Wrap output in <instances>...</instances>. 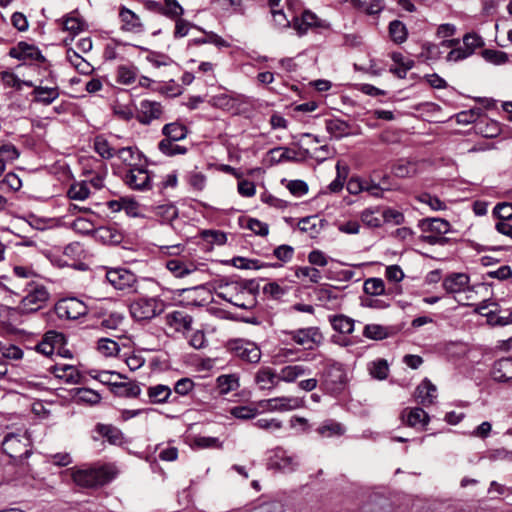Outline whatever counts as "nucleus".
I'll list each match as a JSON object with an SVG mask.
<instances>
[{
	"mask_svg": "<svg viewBox=\"0 0 512 512\" xmlns=\"http://www.w3.org/2000/svg\"><path fill=\"white\" fill-rule=\"evenodd\" d=\"M273 22L277 28L292 27L299 36L305 35L309 30L329 29L327 21L320 19L310 10H305L300 17L290 21L282 9L271 8Z\"/></svg>",
	"mask_w": 512,
	"mask_h": 512,
	"instance_id": "1",
	"label": "nucleus"
},
{
	"mask_svg": "<svg viewBox=\"0 0 512 512\" xmlns=\"http://www.w3.org/2000/svg\"><path fill=\"white\" fill-rule=\"evenodd\" d=\"M115 475V468L107 464L77 469L71 473L74 483L84 488L103 486L113 480Z\"/></svg>",
	"mask_w": 512,
	"mask_h": 512,
	"instance_id": "2",
	"label": "nucleus"
},
{
	"mask_svg": "<svg viewBox=\"0 0 512 512\" xmlns=\"http://www.w3.org/2000/svg\"><path fill=\"white\" fill-rule=\"evenodd\" d=\"M219 289L221 291L217 295L238 308L248 310L255 305L254 297L247 291L246 285L242 283H221Z\"/></svg>",
	"mask_w": 512,
	"mask_h": 512,
	"instance_id": "3",
	"label": "nucleus"
},
{
	"mask_svg": "<svg viewBox=\"0 0 512 512\" xmlns=\"http://www.w3.org/2000/svg\"><path fill=\"white\" fill-rule=\"evenodd\" d=\"M422 231L421 241L429 245H444L447 238L444 237L450 231L451 225L441 218H426L419 222Z\"/></svg>",
	"mask_w": 512,
	"mask_h": 512,
	"instance_id": "4",
	"label": "nucleus"
},
{
	"mask_svg": "<svg viewBox=\"0 0 512 512\" xmlns=\"http://www.w3.org/2000/svg\"><path fill=\"white\" fill-rule=\"evenodd\" d=\"M3 452L15 461H21L30 456L31 443L26 433H8L2 441Z\"/></svg>",
	"mask_w": 512,
	"mask_h": 512,
	"instance_id": "5",
	"label": "nucleus"
},
{
	"mask_svg": "<svg viewBox=\"0 0 512 512\" xmlns=\"http://www.w3.org/2000/svg\"><path fill=\"white\" fill-rule=\"evenodd\" d=\"M267 468L283 473L293 472L299 465L296 456L289 454L282 447H276L268 452Z\"/></svg>",
	"mask_w": 512,
	"mask_h": 512,
	"instance_id": "6",
	"label": "nucleus"
},
{
	"mask_svg": "<svg viewBox=\"0 0 512 512\" xmlns=\"http://www.w3.org/2000/svg\"><path fill=\"white\" fill-rule=\"evenodd\" d=\"M163 310V304L155 298H140L130 305L131 316L137 320H150Z\"/></svg>",
	"mask_w": 512,
	"mask_h": 512,
	"instance_id": "7",
	"label": "nucleus"
},
{
	"mask_svg": "<svg viewBox=\"0 0 512 512\" xmlns=\"http://www.w3.org/2000/svg\"><path fill=\"white\" fill-rule=\"evenodd\" d=\"M232 354L248 363L256 364L261 359V350L256 343L245 339H235L229 342Z\"/></svg>",
	"mask_w": 512,
	"mask_h": 512,
	"instance_id": "8",
	"label": "nucleus"
},
{
	"mask_svg": "<svg viewBox=\"0 0 512 512\" xmlns=\"http://www.w3.org/2000/svg\"><path fill=\"white\" fill-rule=\"evenodd\" d=\"M124 183L132 190L147 191L152 188V175L143 166L129 168L122 177Z\"/></svg>",
	"mask_w": 512,
	"mask_h": 512,
	"instance_id": "9",
	"label": "nucleus"
},
{
	"mask_svg": "<svg viewBox=\"0 0 512 512\" xmlns=\"http://www.w3.org/2000/svg\"><path fill=\"white\" fill-rule=\"evenodd\" d=\"M346 375L341 364L327 362L322 372V385L329 392H338L343 388Z\"/></svg>",
	"mask_w": 512,
	"mask_h": 512,
	"instance_id": "10",
	"label": "nucleus"
},
{
	"mask_svg": "<svg viewBox=\"0 0 512 512\" xmlns=\"http://www.w3.org/2000/svg\"><path fill=\"white\" fill-rule=\"evenodd\" d=\"M29 286L31 289L28 291L27 295H25L19 306L18 309L22 313H33L38 311L42 308L44 303L48 299V292L44 288V286H31V283H29Z\"/></svg>",
	"mask_w": 512,
	"mask_h": 512,
	"instance_id": "11",
	"label": "nucleus"
},
{
	"mask_svg": "<svg viewBox=\"0 0 512 512\" xmlns=\"http://www.w3.org/2000/svg\"><path fill=\"white\" fill-rule=\"evenodd\" d=\"M36 350L45 356L51 357L54 354L64 356V334L56 331H48L43 340L36 346Z\"/></svg>",
	"mask_w": 512,
	"mask_h": 512,
	"instance_id": "12",
	"label": "nucleus"
},
{
	"mask_svg": "<svg viewBox=\"0 0 512 512\" xmlns=\"http://www.w3.org/2000/svg\"><path fill=\"white\" fill-rule=\"evenodd\" d=\"M304 401L298 397L282 396L265 399L258 402L257 406L270 412H285L303 407Z\"/></svg>",
	"mask_w": 512,
	"mask_h": 512,
	"instance_id": "13",
	"label": "nucleus"
},
{
	"mask_svg": "<svg viewBox=\"0 0 512 512\" xmlns=\"http://www.w3.org/2000/svg\"><path fill=\"white\" fill-rule=\"evenodd\" d=\"M107 281L117 290L133 291L137 278L134 273L124 268L110 269L106 273Z\"/></svg>",
	"mask_w": 512,
	"mask_h": 512,
	"instance_id": "14",
	"label": "nucleus"
},
{
	"mask_svg": "<svg viewBox=\"0 0 512 512\" xmlns=\"http://www.w3.org/2000/svg\"><path fill=\"white\" fill-rule=\"evenodd\" d=\"M482 38L476 34H466L463 37V47L452 49L448 55V61H461L471 56L475 49L482 46Z\"/></svg>",
	"mask_w": 512,
	"mask_h": 512,
	"instance_id": "15",
	"label": "nucleus"
},
{
	"mask_svg": "<svg viewBox=\"0 0 512 512\" xmlns=\"http://www.w3.org/2000/svg\"><path fill=\"white\" fill-rule=\"evenodd\" d=\"M283 334L300 346L312 348L314 344H318L322 340V335L317 327L301 328L290 331H283Z\"/></svg>",
	"mask_w": 512,
	"mask_h": 512,
	"instance_id": "16",
	"label": "nucleus"
},
{
	"mask_svg": "<svg viewBox=\"0 0 512 512\" xmlns=\"http://www.w3.org/2000/svg\"><path fill=\"white\" fill-rule=\"evenodd\" d=\"M163 115L161 103L151 100H142L139 104L137 120L143 125H149Z\"/></svg>",
	"mask_w": 512,
	"mask_h": 512,
	"instance_id": "17",
	"label": "nucleus"
},
{
	"mask_svg": "<svg viewBox=\"0 0 512 512\" xmlns=\"http://www.w3.org/2000/svg\"><path fill=\"white\" fill-rule=\"evenodd\" d=\"M402 422L419 431L424 430L429 423V415L419 407L405 408L401 413Z\"/></svg>",
	"mask_w": 512,
	"mask_h": 512,
	"instance_id": "18",
	"label": "nucleus"
},
{
	"mask_svg": "<svg viewBox=\"0 0 512 512\" xmlns=\"http://www.w3.org/2000/svg\"><path fill=\"white\" fill-rule=\"evenodd\" d=\"M9 55L18 60H31L37 62H44L45 57L41 51L33 44L21 41L16 46L12 47Z\"/></svg>",
	"mask_w": 512,
	"mask_h": 512,
	"instance_id": "19",
	"label": "nucleus"
},
{
	"mask_svg": "<svg viewBox=\"0 0 512 512\" xmlns=\"http://www.w3.org/2000/svg\"><path fill=\"white\" fill-rule=\"evenodd\" d=\"M165 321L174 332L185 333L191 330L193 318L185 311L175 310L166 314Z\"/></svg>",
	"mask_w": 512,
	"mask_h": 512,
	"instance_id": "20",
	"label": "nucleus"
},
{
	"mask_svg": "<svg viewBox=\"0 0 512 512\" xmlns=\"http://www.w3.org/2000/svg\"><path fill=\"white\" fill-rule=\"evenodd\" d=\"M493 380L512 385V357H504L494 362L491 369Z\"/></svg>",
	"mask_w": 512,
	"mask_h": 512,
	"instance_id": "21",
	"label": "nucleus"
},
{
	"mask_svg": "<svg viewBox=\"0 0 512 512\" xmlns=\"http://www.w3.org/2000/svg\"><path fill=\"white\" fill-rule=\"evenodd\" d=\"M255 382L261 390H273L280 383L279 374L271 367H261L255 374Z\"/></svg>",
	"mask_w": 512,
	"mask_h": 512,
	"instance_id": "22",
	"label": "nucleus"
},
{
	"mask_svg": "<svg viewBox=\"0 0 512 512\" xmlns=\"http://www.w3.org/2000/svg\"><path fill=\"white\" fill-rule=\"evenodd\" d=\"M415 397L423 406H430L437 398V388L428 379H424L416 388Z\"/></svg>",
	"mask_w": 512,
	"mask_h": 512,
	"instance_id": "23",
	"label": "nucleus"
},
{
	"mask_svg": "<svg viewBox=\"0 0 512 512\" xmlns=\"http://www.w3.org/2000/svg\"><path fill=\"white\" fill-rule=\"evenodd\" d=\"M147 395L151 403L161 404L166 402H177L178 396H172V390L169 386L157 384L150 386Z\"/></svg>",
	"mask_w": 512,
	"mask_h": 512,
	"instance_id": "24",
	"label": "nucleus"
},
{
	"mask_svg": "<svg viewBox=\"0 0 512 512\" xmlns=\"http://www.w3.org/2000/svg\"><path fill=\"white\" fill-rule=\"evenodd\" d=\"M469 276L465 273H452L445 277L442 286L447 293H460L466 290Z\"/></svg>",
	"mask_w": 512,
	"mask_h": 512,
	"instance_id": "25",
	"label": "nucleus"
},
{
	"mask_svg": "<svg viewBox=\"0 0 512 512\" xmlns=\"http://www.w3.org/2000/svg\"><path fill=\"white\" fill-rule=\"evenodd\" d=\"M119 17L122 22V29L128 32L139 33L142 32L144 26L140 20V17L135 14L132 10L121 7L119 11Z\"/></svg>",
	"mask_w": 512,
	"mask_h": 512,
	"instance_id": "26",
	"label": "nucleus"
},
{
	"mask_svg": "<svg viewBox=\"0 0 512 512\" xmlns=\"http://www.w3.org/2000/svg\"><path fill=\"white\" fill-rule=\"evenodd\" d=\"M391 59L396 66L390 67L389 71L400 79L405 78L407 72L414 67V61L412 59L406 58L400 52H393L391 54Z\"/></svg>",
	"mask_w": 512,
	"mask_h": 512,
	"instance_id": "27",
	"label": "nucleus"
},
{
	"mask_svg": "<svg viewBox=\"0 0 512 512\" xmlns=\"http://www.w3.org/2000/svg\"><path fill=\"white\" fill-rule=\"evenodd\" d=\"M93 149L101 157V160L112 159L117 151V148L104 135H97L93 139Z\"/></svg>",
	"mask_w": 512,
	"mask_h": 512,
	"instance_id": "28",
	"label": "nucleus"
},
{
	"mask_svg": "<svg viewBox=\"0 0 512 512\" xmlns=\"http://www.w3.org/2000/svg\"><path fill=\"white\" fill-rule=\"evenodd\" d=\"M69 396L77 403L89 405L97 404L101 400L100 394L89 388H73L69 390Z\"/></svg>",
	"mask_w": 512,
	"mask_h": 512,
	"instance_id": "29",
	"label": "nucleus"
},
{
	"mask_svg": "<svg viewBox=\"0 0 512 512\" xmlns=\"http://www.w3.org/2000/svg\"><path fill=\"white\" fill-rule=\"evenodd\" d=\"M118 159L129 168L138 165L141 159V152L135 146L117 148L116 155Z\"/></svg>",
	"mask_w": 512,
	"mask_h": 512,
	"instance_id": "30",
	"label": "nucleus"
},
{
	"mask_svg": "<svg viewBox=\"0 0 512 512\" xmlns=\"http://www.w3.org/2000/svg\"><path fill=\"white\" fill-rule=\"evenodd\" d=\"M278 374L280 382L292 383L299 377L309 375L310 370L303 365H287Z\"/></svg>",
	"mask_w": 512,
	"mask_h": 512,
	"instance_id": "31",
	"label": "nucleus"
},
{
	"mask_svg": "<svg viewBox=\"0 0 512 512\" xmlns=\"http://www.w3.org/2000/svg\"><path fill=\"white\" fill-rule=\"evenodd\" d=\"M87 313L88 307L83 301L75 297H66V319H79Z\"/></svg>",
	"mask_w": 512,
	"mask_h": 512,
	"instance_id": "32",
	"label": "nucleus"
},
{
	"mask_svg": "<svg viewBox=\"0 0 512 512\" xmlns=\"http://www.w3.org/2000/svg\"><path fill=\"white\" fill-rule=\"evenodd\" d=\"M166 268L178 278H183L196 270L193 263H188L178 258L168 260Z\"/></svg>",
	"mask_w": 512,
	"mask_h": 512,
	"instance_id": "33",
	"label": "nucleus"
},
{
	"mask_svg": "<svg viewBox=\"0 0 512 512\" xmlns=\"http://www.w3.org/2000/svg\"><path fill=\"white\" fill-rule=\"evenodd\" d=\"M96 431L102 437L106 438L110 444L120 445L123 443L124 436H123L122 431L113 425L97 424Z\"/></svg>",
	"mask_w": 512,
	"mask_h": 512,
	"instance_id": "34",
	"label": "nucleus"
},
{
	"mask_svg": "<svg viewBox=\"0 0 512 512\" xmlns=\"http://www.w3.org/2000/svg\"><path fill=\"white\" fill-rule=\"evenodd\" d=\"M327 132L334 138L340 139L350 133V125L341 119H328L325 122Z\"/></svg>",
	"mask_w": 512,
	"mask_h": 512,
	"instance_id": "35",
	"label": "nucleus"
},
{
	"mask_svg": "<svg viewBox=\"0 0 512 512\" xmlns=\"http://www.w3.org/2000/svg\"><path fill=\"white\" fill-rule=\"evenodd\" d=\"M81 165L84 174L94 175L97 173L107 174V165L101 159H97L92 156L83 157L81 159Z\"/></svg>",
	"mask_w": 512,
	"mask_h": 512,
	"instance_id": "36",
	"label": "nucleus"
},
{
	"mask_svg": "<svg viewBox=\"0 0 512 512\" xmlns=\"http://www.w3.org/2000/svg\"><path fill=\"white\" fill-rule=\"evenodd\" d=\"M138 78V68L134 65H120L116 71V80L122 85H132Z\"/></svg>",
	"mask_w": 512,
	"mask_h": 512,
	"instance_id": "37",
	"label": "nucleus"
},
{
	"mask_svg": "<svg viewBox=\"0 0 512 512\" xmlns=\"http://www.w3.org/2000/svg\"><path fill=\"white\" fill-rule=\"evenodd\" d=\"M198 30L202 31L204 33V37L202 38H195L190 41V45H202V44H213L218 48L222 47H229L230 44L228 41H226L224 38L219 36L218 34L212 32V31H205L204 29L198 27Z\"/></svg>",
	"mask_w": 512,
	"mask_h": 512,
	"instance_id": "38",
	"label": "nucleus"
},
{
	"mask_svg": "<svg viewBox=\"0 0 512 512\" xmlns=\"http://www.w3.org/2000/svg\"><path fill=\"white\" fill-rule=\"evenodd\" d=\"M187 133L186 126L178 122L168 123L162 128L165 138L176 142L186 138Z\"/></svg>",
	"mask_w": 512,
	"mask_h": 512,
	"instance_id": "39",
	"label": "nucleus"
},
{
	"mask_svg": "<svg viewBox=\"0 0 512 512\" xmlns=\"http://www.w3.org/2000/svg\"><path fill=\"white\" fill-rule=\"evenodd\" d=\"M333 329L342 334H351L354 330V320L346 315H334L329 317Z\"/></svg>",
	"mask_w": 512,
	"mask_h": 512,
	"instance_id": "40",
	"label": "nucleus"
},
{
	"mask_svg": "<svg viewBox=\"0 0 512 512\" xmlns=\"http://www.w3.org/2000/svg\"><path fill=\"white\" fill-rule=\"evenodd\" d=\"M361 222L368 228H378L382 225V214L380 209L366 208L360 213Z\"/></svg>",
	"mask_w": 512,
	"mask_h": 512,
	"instance_id": "41",
	"label": "nucleus"
},
{
	"mask_svg": "<svg viewBox=\"0 0 512 512\" xmlns=\"http://www.w3.org/2000/svg\"><path fill=\"white\" fill-rule=\"evenodd\" d=\"M363 335L372 340H383L391 335V328L380 324H367L363 329Z\"/></svg>",
	"mask_w": 512,
	"mask_h": 512,
	"instance_id": "42",
	"label": "nucleus"
},
{
	"mask_svg": "<svg viewBox=\"0 0 512 512\" xmlns=\"http://www.w3.org/2000/svg\"><path fill=\"white\" fill-rule=\"evenodd\" d=\"M323 437L341 436L345 432L343 425L333 419L324 421L316 430Z\"/></svg>",
	"mask_w": 512,
	"mask_h": 512,
	"instance_id": "43",
	"label": "nucleus"
},
{
	"mask_svg": "<svg viewBox=\"0 0 512 512\" xmlns=\"http://www.w3.org/2000/svg\"><path fill=\"white\" fill-rule=\"evenodd\" d=\"M363 291L369 297H377L386 294L385 283L381 278H368L364 281Z\"/></svg>",
	"mask_w": 512,
	"mask_h": 512,
	"instance_id": "44",
	"label": "nucleus"
},
{
	"mask_svg": "<svg viewBox=\"0 0 512 512\" xmlns=\"http://www.w3.org/2000/svg\"><path fill=\"white\" fill-rule=\"evenodd\" d=\"M216 382L221 394H228L231 391L237 390L240 386L239 379L234 374L220 375Z\"/></svg>",
	"mask_w": 512,
	"mask_h": 512,
	"instance_id": "45",
	"label": "nucleus"
},
{
	"mask_svg": "<svg viewBox=\"0 0 512 512\" xmlns=\"http://www.w3.org/2000/svg\"><path fill=\"white\" fill-rule=\"evenodd\" d=\"M296 153L286 147L273 148L268 152L270 162L278 164L283 161H294Z\"/></svg>",
	"mask_w": 512,
	"mask_h": 512,
	"instance_id": "46",
	"label": "nucleus"
},
{
	"mask_svg": "<svg viewBox=\"0 0 512 512\" xmlns=\"http://www.w3.org/2000/svg\"><path fill=\"white\" fill-rule=\"evenodd\" d=\"M66 194L72 200H85L90 194L87 180L71 184Z\"/></svg>",
	"mask_w": 512,
	"mask_h": 512,
	"instance_id": "47",
	"label": "nucleus"
},
{
	"mask_svg": "<svg viewBox=\"0 0 512 512\" xmlns=\"http://www.w3.org/2000/svg\"><path fill=\"white\" fill-rule=\"evenodd\" d=\"M389 35L391 39L397 44L405 42L408 35L406 26L399 20L390 22Z\"/></svg>",
	"mask_w": 512,
	"mask_h": 512,
	"instance_id": "48",
	"label": "nucleus"
},
{
	"mask_svg": "<svg viewBox=\"0 0 512 512\" xmlns=\"http://www.w3.org/2000/svg\"><path fill=\"white\" fill-rule=\"evenodd\" d=\"M175 142L176 141L164 138L158 143V149L167 156L185 154L187 152V148L178 145Z\"/></svg>",
	"mask_w": 512,
	"mask_h": 512,
	"instance_id": "49",
	"label": "nucleus"
},
{
	"mask_svg": "<svg viewBox=\"0 0 512 512\" xmlns=\"http://www.w3.org/2000/svg\"><path fill=\"white\" fill-rule=\"evenodd\" d=\"M114 392L119 396L137 397L141 393V388L137 383H115L113 384Z\"/></svg>",
	"mask_w": 512,
	"mask_h": 512,
	"instance_id": "50",
	"label": "nucleus"
},
{
	"mask_svg": "<svg viewBox=\"0 0 512 512\" xmlns=\"http://www.w3.org/2000/svg\"><path fill=\"white\" fill-rule=\"evenodd\" d=\"M337 176L336 178L328 185L327 189L331 193H337L342 190L344 186L345 179L348 174V167L342 166L340 162L336 164Z\"/></svg>",
	"mask_w": 512,
	"mask_h": 512,
	"instance_id": "51",
	"label": "nucleus"
},
{
	"mask_svg": "<svg viewBox=\"0 0 512 512\" xmlns=\"http://www.w3.org/2000/svg\"><path fill=\"white\" fill-rule=\"evenodd\" d=\"M184 14L183 7L177 0H164L162 15L175 20Z\"/></svg>",
	"mask_w": 512,
	"mask_h": 512,
	"instance_id": "52",
	"label": "nucleus"
},
{
	"mask_svg": "<svg viewBox=\"0 0 512 512\" xmlns=\"http://www.w3.org/2000/svg\"><path fill=\"white\" fill-rule=\"evenodd\" d=\"M259 413L258 407L248 406H235L230 409V414L240 420H249L255 418Z\"/></svg>",
	"mask_w": 512,
	"mask_h": 512,
	"instance_id": "53",
	"label": "nucleus"
},
{
	"mask_svg": "<svg viewBox=\"0 0 512 512\" xmlns=\"http://www.w3.org/2000/svg\"><path fill=\"white\" fill-rule=\"evenodd\" d=\"M97 349L102 355L106 357L116 356L120 351L119 344L109 338H101L98 341Z\"/></svg>",
	"mask_w": 512,
	"mask_h": 512,
	"instance_id": "54",
	"label": "nucleus"
},
{
	"mask_svg": "<svg viewBox=\"0 0 512 512\" xmlns=\"http://www.w3.org/2000/svg\"><path fill=\"white\" fill-rule=\"evenodd\" d=\"M86 28L85 21L79 16H66V32L73 38Z\"/></svg>",
	"mask_w": 512,
	"mask_h": 512,
	"instance_id": "55",
	"label": "nucleus"
},
{
	"mask_svg": "<svg viewBox=\"0 0 512 512\" xmlns=\"http://www.w3.org/2000/svg\"><path fill=\"white\" fill-rule=\"evenodd\" d=\"M33 93L35 96V101L43 104H50L58 96V92L56 89L47 87H36Z\"/></svg>",
	"mask_w": 512,
	"mask_h": 512,
	"instance_id": "56",
	"label": "nucleus"
},
{
	"mask_svg": "<svg viewBox=\"0 0 512 512\" xmlns=\"http://www.w3.org/2000/svg\"><path fill=\"white\" fill-rule=\"evenodd\" d=\"M369 370L373 378L384 380L388 376L389 366L386 360L378 359L371 363Z\"/></svg>",
	"mask_w": 512,
	"mask_h": 512,
	"instance_id": "57",
	"label": "nucleus"
},
{
	"mask_svg": "<svg viewBox=\"0 0 512 512\" xmlns=\"http://www.w3.org/2000/svg\"><path fill=\"white\" fill-rule=\"evenodd\" d=\"M493 217L497 218L498 221H510L512 220V203L501 202L495 205L492 211Z\"/></svg>",
	"mask_w": 512,
	"mask_h": 512,
	"instance_id": "58",
	"label": "nucleus"
},
{
	"mask_svg": "<svg viewBox=\"0 0 512 512\" xmlns=\"http://www.w3.org/2000/svg\"><path fill=\"white\" fill-rule=\"evenodd\" d=\"M416 199L428 205L434 211H440L446 209V204L440 200L437 196L431 195L430 193H421Z\"/></svg>",
	"mask_w": 512,
	"mask_h": 512,
	"instance_id": "59",
	"label": "nucleus"
},
{
	"mask_svg": "<svg viewBox=\"0 0 512 512\" xmlns=\"http://www.w3.org/2000/svg\"><path fill=\"white\" fill-rule=\"evenodd\" d=\"M355 6L363 9L368 14L379 13L383 6L381 0H350Z\"/></svg>",
	"mask_w": 512,
	"mask_h": 512,
	"instance_id": "60",
	"label": "nucleus"
},
{
	"mask_svg": "<svg viewBox=\"0 0 512 512\" xmlns=\"http://www.w3.org/2000/svg\"><path fill=\"white\" fill-rule=\"evenodd\" d=\"M70 229L75 233L86 235L94 230V224L85 218L79 217L70 223Z\"/></svg>",
	"mask_w": 512,
	"mask_h": 512,
	"instance_id": "61",
	"label": "nucleus"
},
{
	"mask_svg": "<svg viewBox=\"0 0 512 512\" xmlns=\"http://www.w3.org/2000/svg\"><path fill=\"white\" fill-rule=\"evenodd\" d=\"M175 21V29L173 36L175 39L183 38L188 35L191 27L198 29V26L190 23L189 21L179 17L174 20Z\"/></svg>",
	"mask_w": 512,
	"mask_h": 512,
	"instance_id": "62",
	"label": "nucleus"
},
{
	"mask_svg": "<svg viewBox=\"0 0 512 512\" xmlns=\"http://www.w3.org/2000/svg\"><path fill=\"white\" fill-rule=\"evenodd\" d=\"M298 278L307 277L312 283H318L321 279V272L310 266L298 267L295 271Z\"/></svg>",
	"mask_w": 512,
	"mask_h": 512,
	"instance_id": "63",
	"label": "nucleus"
},
{
	"mask_svg": "<svg viewBox=\"0 0 512 512\" xmlns=\"http://www.w3.org/2000/svg\"><path fill=\"white\" fill-rule=\"evenodd\" d=\"M233 266L239 269H260L263 264L257 259H248L244 257H235L232 259Z\"/></svg>",
	"mask_w": 512,
	"mask_h": 512,
	"instance_id": "64",
	"label": "nucleus"
}]
</instances>
